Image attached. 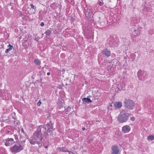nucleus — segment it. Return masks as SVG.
Listing matches in <instances>:
<instances>
[{
	"label": "nucleus",
	"mask_w": 154,
	"mask_h": 154,
	"mask_svg": "<svg viewBox=\"0 0 154 154\" xmlns=\"http://www.w3.org/2000/svg\"><path fill=\"white\" fill-rule=\"evenodd\" d=\"M131 114L127 113L124 110L121 112L117 117L118 121L121 123L126 122L128 119Z\"/></svg>",
	"instance_id": "nucleus-1"
},
{
	"label": "nucleus",
	"mask_w": 154,
	"mask_h": 154,
	"mask_svg": "<svg viewBox=\"0 0 154 154\" xmlns=\"http://www.w3.org/2000/svg\"><path fill=\"white\" fill-rule=\"evenodd\" d=\"M42 140L41 135H31L29 138V141L31 144L34 145L38 143L39 145L40 141Z\"/></svg>",
	"instance_id": "nucleus-2"
},
{
	"label": "nucleus",
	"mask_w": 154,
	"mask_h": 154,
	"mask_svg": "<svg viewBox=\"0 0 154 154\" xmlns=\"http://www.w3.org/2000/svg\"><path fill=\"white\" fill-rule=\"evenodd\" d=\"M42 127L43 134L50 133L53 130L52 124L51 121H50L47 124L42 125Z\"/></svg>",
	"instance_id": "nucleus-3"
},
{
	"label": "nucleus",
	"mask_w": 154,
	"mask_h": 154,
	"mask_svg": "<svg viewBox=\"0 0 154 154\" xmlns=\"http://www.w3.org/2000/svg\"><path fill=\"white\" fill-rule=\"evenodd\" d=\"M137 76L139 80L144 81L147 78V72L145 71L139 69L137 72Z\"/></svg>",
	"instance_id": "nucleus-4"
},
{
	"label": "nucleus",
	"mask_w": 154,
	"mask_h": 154,
	"mask_svg": "<svg viewBox=\"0 0 154 154\" xmlns=\"http://www.w3.org/2000/svg\"><path fill=\"white\" fill-rule=\"evenodd\" d=\"M124 106L125 108L132 110L134 108L135 104L131 100L126 99L124 102Z\"/></svg>",
	"instance_id": "nucleus-5"
},
{
	"label": "nucleus",
	"mask_w": 154,
	"mask_h": 154,
	"mask_svg": "<svg viewBox=\"0 0 154 154\" xmlns=\"http://www.w3.org/2000/svg\"><path fill=\"white\" fill-rule=\"evenodd\" d=\"M84 8V13L85 16L87 17H90L92 13V11L91 10V7H87L86 4L83 5Z\"/></svg>",
	"instance_id": "nucleus-6"
},
{
	"label": "nucleus",
	"mask_w": 154,
	"mask_h": 154,
	"mask_svg": "<svg viewBox=\"0 0 154 154\" xmlns=\"http://www.w3.org/2000/svg\"><path fill=\"white\" fill-rule=\"evenodd\" d=\"M23 148V146L21 145L18 146L15 145L11 148V151L13 153L18 152L22 150Z\"/></svg>",
	"instance_id": "nucleus-7"
},
{
	"label": "nucleus",
	"mask_w": 154,
	"mask_h": 154,
	"mask_svg": "<svg viewBox=\"0 0 154 154\" xmlns=\"http://www.w3.org/2000/svg\"><path fill=\"white\" fill-rule=\"evenodd\" d=\"M112 154H120L119 149L117 145H114L112 147Z\"/></svg>",
	"instance_id": "nucleus-8"
},
{
	"label": "nucleus",
	"mask_w": 154,
	"mask_h": 154,
	"mask_svg": "<svg viewBox=\"0 0 154 154\" xmlns=\"http://www.w3.org/2000/svg\"><path fill=\"white\" fill-rule=\"evenodd\" d=\"M103 54L105 55L107 57H109L111 54L110 51L107 48H105L102 51Z\"/></svg>",
	"instance_id": "nucleus-9"
},
{
	"label": "nucleus",
	"mask_w": 154,
	"mask_h": 154,
	"mask_svg": "<svg viewBox=\"0 0 154 154\" xmlns=\"http://www.w3.org/2000/svg\"><path fill=\"white\" fill-rule=\"evenodd\" d=\"M42 125H41L38 127L37 131L35 132L34 135H42L41 132L42 128Z\"/></svg>",
	"instance_id": "nucleus-10"
},
{
	"label": "nucleus",
	"mask_w": 154,
	"mask_h": 154,
	"mask_svg": "<svg viewBox=\"0 0 154 154\" xmlns=\"http://www.w3.org/2000/svg\"><path fill=\"white\" fill-rule=\"evenodd\" d=\"M114 106L116 108H120L122 106V103L121 102H116L114 103Z\"/></svg>",
	"instance_id": "nucleus-11"
},
{
	"label": "nucleus",
	"mask_w": 154,
	"mask_h": 154,
	"mask_svg": "<svg viewBox=\"0 0 154 154\" xmlns=\"http://www.w3.org/2000/svg\"><path fill=\"white\" fill-rule=\"evenodd\" d=\"M57 104L59 108H61L64 106V100L62 99H58L57 100Z\"/></svg>",
	"instance_id": "nucleus-12"
},
{
	"label": "nucleus",
	"mask_w": 154,
	"mask_h": 154,
	"mask_svg": "<svg viewBox=\"0 0 154 154\" xmlns=\"http://www.w3.org/2000/svg\"><path fill=\"white\" fill-rule=\"evenodd\" d=\"M130 129V127L127 125L124 126L122 128V131L125 133L129 132Z\"/></svg>",
	"instance_id": "nucleus-13"
},
{
	"label": "nucleus",
	"mask_w": 154,
	"mask_h": 154,
	"mask_svg": "<svg viewBox=\"0 0 154 154\" xmlns=\"http://www.w3.org/2000/svg\"><path fill=\"white\" fill-rule=\"evenodd\" d=\"M88 97H88L87 98H83L82 99V100L83 102H85L87 103H91L92 102V101L89 98H88Z\"/></svg>",
	"instance_id": "nucleus-14"
},
{
	"label": "nucleus",
	"mask_w": 154,
	"mask_h": 154,
	"mask_svg": "<svg viewBox=\"0 0 154 154\" xmlns=\"http://www.w3.org/2000/svg\"><path fill=\"white\" fill-rule=\"evenodd\" d=\"M14 125L17 127L18 128L19 126L20 125V122L17 119H15L14 121Z\"/></svg>",
	"instance_id": "nucleus-15"
},
{
	"label": "nucleus",
	"mask_w": 154,
	"mask_h": 154,
	"mask_svg": "<svg viewBox=\"0 0 154 154\" xmlns=\"http://www.w3.org/2000/svg\"><path fill=\"white\" fill-rule=\"evenodd\" d=\"M46 36H50L51 33V32L49 29H47L45 32Z\"/></svg>",
	"instance_id": "nucleus-16"
},
{
	"label": "nucleus",
	"mask_w": 154,
	"mask_h": 154,
	"mask_svg": "<svg viewBox=\"0 0 154 154\" xmlns=\"http://www.w3.org/2000/svg\"><path fill=\"white\" fill-rule=\"evenodd\" d=\"M34 62L37 66H39L41 64V62L38 59H35L34 60Z\"/></svg>",
	"instance_id": "nucleus-17"
},
{
	"label": "nucleus",
	"mask_w": 154,
	"mask_h": 154,
	"mask_svg": "<svg viewBox=\"0 0 154 154\" xmlns=\"http://www.w3.org/2000/svg\"><path fill=\"white\" fill-rule=\"evenodd\" d=\"M8 46L9 47V48L8 49H6L5 51V53H7L9 52V51L11 50L13 48V46L12 45H9Z\"/></svg>",
	"instance_id": "nucleus-18"
},
{
	"label": "nucleus",
	"mask_w": 154,
	"mask_h": 154,
	"mask_svg": "<svg viewBox=\"0 0 154 154\" xmlns=\"http://www.w3.org/2000/svg\"><path fill=\"white\" fill-rule=\"evenodd\" d=\"M134 31L135 32V33L138 34L140 32V30H139L137 28H135L133 29Z\"/></svg>",
	"instance_id": "nucleus-19"
},
{
	"label": "nucleus",
	"mask_w": 154,
	"mask_h": 154,
	"mask_svg": "<svg viewBox=\"0 0 154 154\" xmlns=\"http://www.w3.org/2000/svg\"><path fill=\"white\" fill-rule=\"evenodd\" d=\"M147 139L149 140H152L154 139V136L153 135H149L147 137Z\"/></svg>",
	"instance_id": "nucleus-20"
},
{
	"label": "nucleus",
	"mask_w": 154,
	"mask_h": 154,
	"mask_svg": "<svg viewBox=\"0 0 154 154\" xmlns=\"http://www.w3.org/2000/svg\"><path fill=\"white\" fill-rule=\"evenodd\" d=\"M102 2H101V1H100L98 2V4L100 6H102V5L103 4V2H102L103 0H101Z\"/></svg>",
	"instance_id": "nucleus-21"
},
{
	"label": "nucleus",
	"mask_w": 154,
	"mask_h": 154,
	"mask_svg": "<svg viewBox=\"0 0 154 154\" xmlns=\"http://www.w3.org/2000/svg\"><path fill=\"white\" fill-rule=\"evenodd\" d=\"M19 134H22V133H23V134H25V133L24 132V130H23V128H21L20 131V130L19 131Z\"/></svg>",
	"instance_id": "nucleus-22"
},
{
	"label": "nucleus",
	"mask_w": 154,
	"mask_h": 154,
	"mask_svg": "<svg viewBox=\"0 0 154 154\" xmlns=\"http://www.w3.org/2000/svg\"><path fill=\"white\" fill-rule=\"evenodd\" d=\"M148 8L146 7L144 5L143 6V11H148Z\"/></svg>",
	"instance_id": "nucleus-23"
},
{
	"label": "nucleus",
	"mask_w": 154,
	"mask_h": 154,
	"mask_svg": "<svg viewBox=\"0 0 154 154\" xmlns=\"http://www.w3.org/2000/svg\"><path fill=\"white\" fill-rule=\"evenodd\" d=\"M10 145H11V144H10V143H9V141L8 142H7L5 143V145L6 146H10Z\"/></svg>",
	"instance_id": "nucleus-24"
},
{
	"label": "nucleus",
	"mask_w": 154,
	"mask_h": 154,
	"mask_svg": "<svg viewBox=\"0 0 154 154\" xmlns=\"http://www.w3.org/2000/svg\"><path fill=\"white\" fill-rule=\"evenodd\" d=\"M100 24L101 25V26L102 27L104 26H105V23L103 22H100Z\"/></svg>",
	"instance_id": "nucleus-25"
},
{
	"label": "nucleus",
	"mask_w": 154,
	"mask_h": 154,
	"mask_svg": "<svg viewBox=\"0 0 154 154\" xmlns=\"http://www.w3.org/2000/svg\"><path fill=\"white\" fill-rule=\"evenodd\" d=\"M130 120L132 121H134L135 120V118L134 117H132L130 118Z\"/></svg>",
	"instance_id": "nucleus-26"
},
{
	"label": "nucleus",
	"mask_w": 154,
	"mask_h": 154,
	"mask_svg": "<svg viewBox=\"0 0 154 154\" xmlns=\"http://www.w3.org/2000/svg\"><path fill=\"white\" fill-rule=\"evenodd\" d=\"M41 103L40 100H39L38 102L37 103V105L38 106H40L41 104Z\"/></svg>",
	"instance_id": "nucleus-27"
},
{
	"label": "nucleus",
	"mask_w": 154,
	"mask_h": 154,
	"mask_svg": "<svg viewBox=\"0 0 154 154\" xmlns=\"http://www.w3.org/2000/svg\"><path fill=\"white\" fill-rule=\"evenodd\" d=\"M6 134H12V133L10 131V130H7V133Z\"/></svg>",
	"instance_id": "nucleus-28"
},
{
	"label": "nucleus",
	"mask_w": 154,
	"mask_h": 154,
	"mask_svg": "<svg viewBox=\"0 0 154 154\" xmlns=\"http://www.w3.org/2000/svg\"><path fill=\"white\" fill-rule=\"evenodd\" d=\"M11 95L10 94H9L8 95V97L7 98L6 97L5 99H9L10 98H11Z\"/></svg>",
	"instance_id": "nucleus-29"
},
{
	"label": "nucleus",
	"mask_w": 154,
	"mask_h": 154,
	"mask_svg": "<svg viewBox=\"0 0 154 154\" xmlns=\"http://www.w3.org/2000/svg\"><path fill=\"white\" fill-rule=\"evenodd\" d=\"M30 6L32 8L35 9L34 6L32 4H31Z\"/></svg>",
	"instance_id": "nucleus-30"
},
{
	"label": "nucleus",
	"mask_w": 154,
	"mask_h": 154,
	"mask_svg": "<svg viewBox=\"0 0 154 154\" xmlns=\"http://www.w3.org/2000/svg\"><path fill=\"white\" fill-rule=\"evenodd\" d=\"M40 25L41 26H44V22H42L41 23V24H40Z\"/></svg>",
	"instance_id": "nucleus-31"
},
{
	"label": "nucleus",
	"mask_w": 154,
	"mask_h": 154,
	"mask_svg": "<svg viewBox=\"0 0 154 154\" xmlns=\"http://www.w3.org/2000/svg\"><path fill=\"white\" fill-rule=\"evenodd\" d=\"M50 74V73L49 72H48L47 73V75H49Z\"/></svg>",
	"instance_id": "nucleus-32"
},
{
	"label": "nucleus",
	"mask_w": 154,
	"mask_h": 154,
	"mask_svg": "<svg viewBox=\"0 0 154 154\" xmlns=\"http://www.w3.org/2000/svg\"><path fill=\"white\" fill-rule=\"evenodd\" d=\"M82 130H83V131H84V130H85V128L83 127V128H82Z\"/></svg>",
	"instance_id": "nucleus-33"
},
{
	"label": "nucleus",
	"mask_w": 154,
	"mask_h": 154,
	"mask_svg": "<svg viewBox=\"0 0 154 154\" xmlns=\"http://www.w3.org/2000/svg\"><path fill=\"white\" fill-rule=\"evenodd\" d=\"M10 140H12V141H13V140L11 138L10 139Z\"/></svg>",
	"instance_id": "nucleus-34"
},
{
	"label": "nucleus",
	"mask_w": 154,
	"mask_h": 154,
	"mask_svg": "<svg viewBox=\"0 0 154 154\" xmlns=\"http://www.w3.org/2000/svg\"><path fill=\"white\" fill-rule=\"evenodd\" d=\"M48 147V146H45V148H47Z\"/></svg>",
	"instance_id": "nucleus-35"
},
{
	"label": "nucleus",
	"mask_w": 154,
	"mask_h": 154,
	"mask_svg": "<svg viewBox=\"0 0 154 154\" xmlns=\"http://www.w3.org/2000/svg\"><path fill=\"white\" fill-rule=\"evenodd\" d=\"M15 55H16L17 53H16V52H15Z\"/></svg>",
	"instance_id": "nucleus-36"
},
{
	"label": "nucleus",
	"mask_w": 154,
	"mask_h": 154,
	"mask_svg": "<svg viewBox=\"0 0 154 154\" xmlns=\"http://www.w3.org/2000/svg\"><path fill=\"white\" fill-rule=\"evenodd\" d=\"M15 55H16L17 53H16V52H15Z\"/></svg>",
	"instance_id": "nucleus-37"
},
{
	"label": "nucleus",
	"mask_w": 154,
	"mask_h": 154,
	"mask_svg": "<svg viewBox=\"0 0 154 154\" xmlns=\"http://www.w3.org/2000/svg\"><path fill=\"white\" fill-rule=\"evenodd\" d=\"M15 55H16L17 53H16V52H15Z\"/></svg>",
	"instance_id": "nucleus-38"
},
{
	"label": "nucleus",
	"mask_w": 154,
	"mask_h": 154,
	"mask_svg": "<svg viewBox=\"0 0 154 154\" xmlns=\"http://www.w3.org/2000/svg\"><path fill=\"white\" fill-rule=\"evenodd\" d=\"M43 34H42V35H43Z\"/></svg>",
	"instance_id": "nucleus-39"
},
{
	"label": "nucleus",
	"mask_w": 154,
	"mask_h": 154,
	"mask_svg": "<svg viewBox=\"0 0 154 154\" xmlns=\"http://www.w3.org/2000/svg\"><path fill=\"white\" fill-rule=\"evenodd\" d=\"M43 34H42V35H43Z\"/></svg>",
	"instance_id": "nucleus-40"
},
{
	"label": "nucleus",
	"mask_w": 154,
	"mask_h": 154,
	"mask_svg": "<svg viewBox=\"0 0 154 154\" xmlns=\"http://www.w3.org/2000/svg\"><path fill=\"white\" fill-rule=\"evenodd\" d=\"M134 59H133L132 60L134 61Z\"/></svg>",
	"instance_id": "nucleus-41"
}]
</instances>
